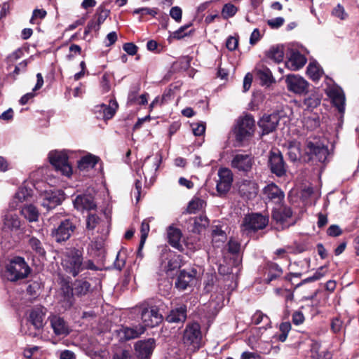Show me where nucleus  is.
<instances>
[{"label": "nucleus", "instance_id": "f257e3e1", "mask_svg": "<svg viewBox=\"0 0 359 359\" xmlns=\"http://www.w3.org/2000/svg\"><path fill=\"white\" fill-rule=\"evenodd\" d=\"M61 264L64 271L73 277L77 276L84 270H98L93 260L84 259L83 252L76 248L67 249L63 253Z\"/></svg>", "mask_w": 359, "mask_h": 359}, {"label": "nucleus", "instance_id": "f03ea898", "mask_svg": "<svg viewBox=\"0 0 359 359\" xmlns=\"http://www.w3.org/2000/svg\"><path fill=\"white\" fill-rule=\"evenodd\" d=\"M24 228L18 216L11 212H7L4 217V225L1 232V245L8 250L19 242L24 234Z\"/></svg>", "mask_w": 359, "mask_h": 359}, {"label": "nucleus", "instance_id": "7ed1b4c3", "mask_svg": "<svg viewBox=\"0 0 359 359\" xmlns=\"http://www.w3.org/2000/svg\"><path fill=\"white\" fill-rule=\"evenodd\" d=\"M269 224V217L261 213L246 215L241 225V231L244 235L251 236L259 230L265 229Z\"/></svg>", "mask_w": 359, "mask_h": 359}, {"label": "nucleus", "instance_id": "20e7f679", "mask_svg": "<svg viewBox=\"0 0 359 359\" xmlns=\"http://www.w3.org/2000/svg\"><path fill=\"white\" fill-rule=\"evenodd\" d=\"M305 161L324 163L328 156V149L316 139L307 140L304 148Z\"/></svg>", "mask_w": 359, "mask_h": 359}, {"label": "nucleus", "instance_id": "39448f33", "mask_svg": "<svg viewBox=\"0 0 359 359\" xmlns=\"http://www.w3.org/2000/svg\"><path fill=\"white\" fill-rule=\"evenodd\" d=\"M29 272L30 269L24 258L16 257L7 265L5 276L8 280L16 281L26 278Z\"/></svg>", "mask_w": 359, "mask_h": 359}, {"label": "nucleus", "instance_id": "423d86ee", "mask_svg": "<svg viewBox=\"0 0 359 359\" xmlns=\"http://www.w3.org/2000/svg\"><path fill=\"white\" fill-rule=\"evenodd\" d=\"M48 159L56 171L60 172L62 175L70 177L72 173V168L68 162V156L65 151H50Z\"/></svg>", "mask_w": 359, "mask_h": 359}, {"label": "nucleus", "instance_id": "0eeeda50", "mask_svg": "<svg viewBox=\"0 0 359 359\" xmlns=\"http://www.w3.org/2000/svg\"><path fill=\"white\" fill-rule=\"evenodd\" d=\"M76 229V224L70 219L61 220L51 231V236L57 243L67 241Z\"/></svg>", "mask_w": 359, "mask_h": 359}, {"label": "nucleus", "instance_id": "6e6552de", "mask_svg": "<svg viewBox=\"0 0 359 359\" xmlns=\"http://www.w3.org/2000/svg\"><path fill=\"white\" fill-rule=\"evenodd\" d=\"M201 338L200 325L198 323H188L183 333L184 344L187 346H192L194 349H198Z\"/></svg>", "mask_w": 359, "mask_h": 359}, {"label": "nucleus", "instance_id": "1a4fd4ad", "mask_svg": "<svg viewBox=\"0 0 359 359\" xmlns=\"http://www.w3.org/2000/svg\"><path fill=\"white\" fill-rule=\"evenodd\" d=\"M255 120L252 115L247 114L238 121L236 136L238 141L242 142L253 135Z\"/></svg>", "mask_w": 359, "mask_h": 359}, {"label": "nucleus", "instance_id": "9d476101", "mask_svg": "<svg viewBox=\"0 0 359 359\" xmlns=\"http://www.w3.org/2000/svg\"><path fill=\"white\" fill-rule=\"evenodd\" d=\"M139 310L144 327H154L161 323L163 317L156 306H140Z\"/></svg>", "mask_w": 359, "mask_h": 359}, {"label": "nucleus", "instance_id": "9b49d317", "mask_svg": "<svg viewBox=\"0 0 359 359\" xmlns=\"http://www.w3.org/2000/svg\"><path fill=\"white\" fill-rule=\"evenodd\" d=\"M269 166L271 172L277 177H280L286 174V165L281 153L278 150L270 152Z\"/></svg>", "mask_w": 359, "mask_h": 359}, {"label": "nucleus", "instance_id": "f8f14e48", "mask_svg": "<svg viewBox=\"0 0 359 359\" xmlns=\"http://www.w3.org/2000/svg\"><path fill=\"white\" fill-rule=\"evenodd\" d=\"M263 198L267 203L280 205L285 198L284 192L274 183L265 186L262 190Z\"/></svg>", "mask_w": 359, "mask_h": 359}, {"label": "nucleus", "instance_id": "ddd939ff", "mask_svg": "<svg viewBox=\"0 0 359 359\" xmlns=\"http://www.w3.org/2000/svg\"><path fill=\"white\" fill-rule=\"evenodd\" d=\"M218 180L217 182L216 189L219 194L227 193L233 182V173L231 170L226 168H221L217 172Z\"/></svg>", "mask_w": 359, "mask_h": 359}, {"label": "nucleus", "instance_id": "4468645a", "mask_svg": "<svg viewBox=\"0 0 359 359\" xmlns=\"http://www.w3.org/2000/svg\"><path fill=\"white\" fill-rule=\"evenodd\" d=\"M325 91L339 112L344 114L346 99L343 90L338 86H331L327 87Z\"/></svg>", "mask_w": 359, "mask_h": 359}, {"label": "nucleus", "instance_id": "2eb2a0df", "mask_svg": "<svg viewBox=\"0 0 359 359\" xmlns=\"http://www.w3.org/2000/svg\"><path fill=\"white\" fill-rule=\"evenodd\" d=\"M239 195L245 199L254 198L258 191L257 184L250 180H241L236 184Z\"/></svg>", "mask_w": 359, "mask_h": 359}, {"label": "nucleus", "instance_id": "dca6fc26", "mask_svg": "<svg viewBox=\"0 0 359 359\" xmlns=\"http://www.w3.org/2000/svg\"><path fill=\"white\" fill-rule=\"evenodd\" d=\"M286 83L287 89L296 94H303L308 91V82L299 75H287Z\"/></svg>", "mask_w": 359, "mask_h": 359}, {"label": "nucleus", "instance_id": "f3484780", "mask_svg": "<svg viewBox=\"0 0 359 359\" xmlns=\"http://www.w3.org/2000/svg\"><path fill=\"white\" fill-rule=\"evenodd\" d=\"M64 199L65 194L61 190L56 189L46 191L44 194L41 205L44 208H46L47 210H50L60 205Z\"/></svg>", "mask_w": 359, "mask_h": 359}, {"label": "nucleus", "instance_id": "a211bd4d", "mask_svg": "<svg viewBox=\"0 0 359 359\" xmlns=\"http://www.w3.org/2000/svg\"><path fill=\"white\" fill-rule=\"evenodd\" d=\"M231 165L238 171L247 172L252 166V158L248 154H236L231 161Z\"/></svg>", "mask_w": 359, "mask_h": 359}, {"label": "nucleus", "instance_id": "6ab92c4d", "mask_svg": "<svg viewBox=\"0 0 359 359\" xmlns=\"http://www.w3.org/2000/svg\"><path fill=\"white\" fill-rule=\"evenodd\" d=\"M46 311V309L42 306H35L30 311L29 321L35 329L40 330L43 327V320Z\"/></svg>", "mask_w": 359, "mask_h": 359}, {"label": "nucleus", "instance_id": "aec40b11", "mask_svg": "<svg viewBox=\"0 0 359 359\" xmlns=\"http://www.w3.org/2000/svg\"><path fill=\"white\" fill-rule=\"evenodd\" d=\"M279 121V115L273 113L263 116L259 121L258 125L262 129L263 134L266 135L273 132L276 129Z\"/></svg>", "mask_w": 359, "mask_h": 359}, {"label": "nucleus", "instance_id": "412c9836", "mask_svg": "<svg viewBox=\"0 0 359 359\" xmlns=\"http://www.w3.org/2000/svg\"><path fill=\"white\" fill-rule=\"evenodd\" d=\"M154 347L155 340L151 338L144 341H139L135 345L137 355L142 359L149 358L153 353Z\"/></svg>", "mask_w": 359, "mask_h": 359}, {"label": "nucleus", "instance_id": "4be33fe9", "mask_svg": "<svg viewBox=\"0 0 359 359\" xmlns=\"http://www.w3.org/2000/svg\"><path fill=\"white\" fill-rule=\"evenodd\" d=\"M74 205L78 210H90L95 208L94 198L91 194L78 195L74 200Z\"/></svg>", "mask_w": 359, "mask_h": 359}, {"label": "nucleus", "instance_id": "5701e85b", "mask_svg": "<svg viewBox=\"0 0 359 359\" xmlns=\"http://www.w3.org/2000/svg\"><path fill=\"white\" fill-rule=\"evenodd\" d=\"M48 320L56 335H67L69 334V328L62 318L52 315L49 316Z\"/></svg>", "mask_w": 359, "mask_h": 359}, {"label": "nucleus", "instance_id": "b1692460", "mask_svg": "<svg viewBox=\"0 0 359 359\" xmlns=\"http://www.w3.org/2000/svg\"><path fill=\"white\" fill-rule=\"evenodd\" d=\"M306 62V58L298 51H292L285 67L291 70L296 71L302 68Z\"/></svg>", "mask_w": 359, "mask_h": 359}, {"label": "nucleus", "instance_id": "393cba45", "mask_svg": "<svg viewBox=\"0 0 359 359\" xmlns=\"http://www.w3.org/2000/svg\"><path fill=\"white\" fill-rule=\"evenodd\" d=\"M144 326L137 325L132 327H123L119 332L121 339L128 341L139 337L145 332Z\"/></svg>", "mask_w": 359, "mask_h": 359}, {"label": "nucleus", "instance_id": "a878e982", "mask_svg": "<svg viewBox=\"0 0 359 359\" xmlns=\"http://www.w3.org/2000/svg\"><path fill=\"white\" fill-rule=\"evenodd\" d=\"M167 237L169 244L174 248L182 251L183 246L180 243L182 238L181 231L173 226H168L167 229Z\"/></svg>", "mask_w": 359, "mask_h": 359}, {"label": "nucleus", "instance_id": "bb28decb", "mask_svg": "<svg viewBox=\"0 0 359 359\" xmlns=\"http://www.w3.org/2000/svg\"><path fill=\"white\" fill-rule=\"evenodd\" d=\"M187 306L181 305L170 311L166 316V320L172 323H184L187 319Z\"/></svg>", "mask_w": 359, "mask_h": 359}, {"label": "nucleus", "instance_id": "cd10ccee", "mask_svg": "<svg viewBox=\"0 0 359 359\" xmlns=\"http://www.w3.org/2000/svg\"><path fill=\"white\" fill-rule=\"evenodd\" d=\"M292 215V211L290 207L280 206L273 208L272 211V218L281 224H283Z\"/></svg>", "mask_w": 359, "mask_h": 359}, {"label": "nucleus", "instance_id": "c85d7f7f", "mask_svg": "<svg viewBox=\"0 0 359 359\" xmlns=\"http://www.w3.org/2000/svg\"><path fill=\"white\" fill-rule=\"evenodd\" d=\"M311 359H331L332 354L325 348H323L320 343L314 341L311 346Z\"/></svg>", "mask_w": 359, "mask_h": 359}, {"label": "nucleus", "instance_id": "c756f323", "mask_svg": "<svg viewBox=\"0 0 359 359\" xmlns=\"http://www.w3.org/2000/svg\"><path fill=\"white\" fill-rule=\"evenodd\" d=\"M161 155L156 154L154 156H148L144 163L146 171L152 175L158 170L161 163Z\"/></svg>", "mask_w": 359, "mask_h": 359}, {"label": "nucleus", "instance_id": "7c9ffc66", "mask_svg": "<svg viewBox=\"0 0 359 359\" xmlns=\"http://www.w3.org/2000/svg\"><path fill=\"white\" fill-rule=\"evenodd\" d=\"M62 290V299L60 300L62 307L65 310L69 309L74 304V292L73 287L71 288L69 285L63 286Z\"/></svg>", "mask_w": 359, "mask_h": 359}, {"label": "nucleus", "instance_id": "2f4dec72", "mask_svg": "<svg viewBox=\"0 0 359 359\" xmlns=\"http://www.w3.org/2000/svg\"><path fill=\"white\" fill-rule=\"evenodd\" d=\"M256 73L262 85L268 86L274 81L271 70L266 66L262 65L257 67Z\"/></svg>", "mask_w": 359, "mask_h": 359}, {"label": "nucleus", "instance_id": "473e14b6", "mask_svg": "<svg viewBox=\"0 0 359 359\" xmlns=\"http://www.w3.org/2000/svg\"><path fill=\"white\" fill-rule=\"evenodd\" d=\"M194 275L184 270L181 271L175 281V285L180 290H184L187 288L191 281L194 279Z\"/></svg>", "mask_w": 359, "mask_h": 359}, {"label": "nucleus", "instance_id": "72a5a7b5", "mask_svg": "<svg viewBox=\"0 0 359 359\" xmlns=\"http://www.w3.org/2000/svg\"><path fill=\"white\" fill-rule=\"evenodd\" d=\"M21 215L29 222H36L39 217L38 209L33 205H25L20 210Z\"/></svg>", "mask_w": 359, "mask_h": 359}, {"label": "nucleus", "instance_id": "f704fd0d", "mask_svg": "<svg viewBox=\"0 0 359 359\" xmlns=\"http://www.w3.org/2000/svg\"><path fill=\"white\" fill-rule=\"evenodd\" d=\"M98 107L99 111L102 112L103 114V118L105 120H108L114 116L118 109V103L116 101L111 100L109 101V105L102 104Z\"/></svg>", "mask_w": 359, "mask_h": 359}, {"label": "nucleus", "instance_id": "c9c22d12", "mask_svg": "<svg viewBox=\"0 0 359 359\" xmlns=\"http://www.w3.org/2000/svg\"><path fill=\"white\" fill-rule=\"evenodd\" d=\"M189 222L192 226L191 231L198 233L208 224L207 217L202 215L191 218Z\"/></svg>", "mask_w": 359, "mask_h": 359}, {"label": "nucleus", "instance_id": "e433bc0d", "mask_svg": "<svg viewBox=\"0 0 359 359\" xmlns=\"http://www.w3.org/2000/svg\"><path fill=\"white\" fill-rule=\"evenodd\" d=\"M90 288V284L86 280H77L73 287L74 294L78 297L86 295Z\"/></svg>", "mask_w": 359, "mask_h": 359}, {"label": "nucleus", "instance_id": "4c0bfd02", "mask_svg": "<svg viewBox=\"0 0 359 359\" xmlns=\"http://www.w3.org/2000/svg\"><path fill=\"white\" fill-rule=\"evenodd\" d=\"M97 163V158L95 156L88 155L82 157L78 162V168L81 170L93 168Z\"/></svg>", "mask_w": 359, "mask_h": 359}, {"label": "nucleus", "instance_id": "58836bf2", "mask_svg": "<svg viewBox=\"0 0 359 359\" xmlns=\"http://www.w3.org/2000/svg\"><path fill=\"white\" fill-rule=\"evenodd\" d=\"M306 72L313 81H318L323 74L322 68L316 62L309 63Z\"/></svg>", "mask_w": 359, "mask_h": 359}, {"label": "nucleus", "instance_id": "ea45409f", "mask_svg": "<svg viewBox=\"0 0 359 359\" xmlns=\"http://www.w3.org/2000/svg\"><path fill=\"white\" fill-rule=\"evenodd\" d=\"M266 56L276 62H280L284 57V52L283 47L273 46L266 53Z\"/></svg>", "mask_w": 359, "mask_h": 359}, {"label": "nucleus", "instance_id": "a19ab883", "mask_svg": "<svg viewBox=\"0 0 359 359\" xmlns=\"http://www.w3.org/2000/svg\"><path fill=\"white\" fill-rule=\"evenodd\" d=\"M29 246L39 256H45L46 251L43 247L42 243L39 239L34 236H32L29 239Z\"/></svg>", "mask_w": 359, "mask_h": 359}, {"label": "nucleus", "instance_id": "79ce46f5", "mask_svg": "<svg viewBox=\"0 0 359 359\" xmlns=\"http://www.w3.org/2000/svg\"><path fill=\"white\" fill-rule=\"evenodd\" d=\"M32 196V190L26 187H20L15 195V200L22 203Z\"/></svg>", "mask_w": 359, "mask_h": 359}, {"label": "nucleus", "instance_id": "37998d69", "mask_svg": "<svg viewBox=\"0 0 359 359\" xmlns=\"http://www.w3.org/2000/svg\"><path fill=\"white\" fill-rule=\"evenodd\" d=\"M269 273L268 278L269 281H272L280 277L283 273L282 268L276 263L271 262L268 264Z\"/></svg>", "mask_w": 359, "mask_h": 359}, {"label": "nucleus", "instance_id": "c03bdc74", "mask_svg": "<svg viewBox=\"0 0 359 359\" xmlns=\"http://www.w3.org/2000/svg\"><path fill=\"white\" fill-rule=\"evenodd\" d=\"M154 219V217H149L144 219L141 224L140 232H141V238H140V247H143L146 239L148 236V233L149 232V222Z\"/></svg>", "mask_w": 359, "mask_h": 359}, {"label": "nucleus", "instance_id": "a18cd8bd", "mask_svg": "<svg viewBox=\"0 0 359 359\" xmlns=\"http://www.w3.org/2000/svg\"><path fill=\"white\" fill-rule=\"evenodd\" d=\"M212 242L215 243L217 246H219V245H217V243H224L226 239V233L219 226H214L212 232Z\"/></svg>", "mask_w": 359, "mask_h": 359}, {"label": "nucleus", "instance_id": "49530a36", "mask_svg": "<svg viewBox=\"0 0 359 359\" xmlns=\"http://www.w3.org/2000/svg\"><path fill=\"white\" fill-rule=\"evenodd\" d=\"M252 322L255 325L264 323L263 327L267 326L270 323L269 318L260 311H257L252 317Z\"/></svg>", "mask_w": 359, "mask_h": 359}, {"label": "nucleus", "instance_id": "de8ad7c7", "mask_svg": "<svg viewBox=\"0 0 359 359\" xmlns=\"http://www.w3.org/2000/svg\"><path fill=\"white\" fill-rule=\"evenodd\" d=\"M204 201L198 198L192 199L188 204L187 212L190 214L195 213L203 208Z\"/></svg>", "mask_w": 359, "mask_h": 359}, {"label": "nucleus", "instance_id": "09e8293b", "mask_svg": "<svg viewBox=\"0 0 359 359\" xmlns=\"http://www.w3.org/2000/svg\"><path fill=\"white\" fill-rule=\"evenodd\" d=\"M238 8L232 4H226L222 8V14L224 19H228L236 15Z\"/></svg>", "mask_w": 359, "mask_h": 359}, {"label": "nucleus", "instance_id": "8fccbe9b", "mask_svg": "<svg viewBox=\"0 0 359 359\" xmlns=\"http://www.w3.org/2000/svg\"><path fill=\"white\" fill-rule=\"evenodd\" d=\"M320 103V99L316 95H312L304 99V104L308 109L317 107Z\"/></svg>", "mask_w": 359, "mask_h": 359}, {"label": "nucleus", "instance_id": "3c124183", "mask_svg": "<svg viewBox=\"0 0 359 359\" xmlns=\"http://www.w3.org/2000/svg\"><path fill=\"white\" fill-rule=\"evenodd\" d=\"M142 172L144 174V172L142 170V169L137 170V175H138L139 178H136L135 182V190L133 191V194L136 198L137 201H139L140 198L142 189Z\"/></svg>", "mask_w": 359, "mask_h": 359}, {"label": "nucleus", "instance_id": "603ef678", "mask_svg": "<svg viewBox=\"0 0 359 359\" xmlns=\"http://www.w3.org/2000/svg\"><path fill=\"white\" fill-rule=\"evenodd\" d=\"M110 11L104 8L103 6H100L97 9L96 18L97 22L101 25L108 18Z\"/></svg>", "mask_w": 359, "mask_h": 359}, {"label": "nucleus", "instance_id": "864d4df0", "mask_svg": "<svg viewBox=\"0 0 359 359\" xmlns=\"http://www.w3.org/2000/svg\"><path fill=\"white\" fill-rule=\"evenodd\" d=\"M100 219L95 214H89L86 218V228L88 230H94L100 224Z\"/></svg>", "mask_w": 359, "mask_h": 359}, {"label": "nucleus", "instance_id": "5fc2aeb1", "mask_svg": "<svg viewBox=\"0 0 359 359\" xmlns=\"http://www.w3.org/2000/svg\"><path fill=\"white\" fill-rule=\"evenodd\" d=\"M332 15L338 18L341 20L346 19L348 14L342 5L338 4L332 11Z\"/></svg>", "mask_w": 359, "mask_h": 359}, {"label": "nucleus", "instance_id": "6e6d98bb", "mask_svg": "<svg viewBox=\"0 0 359 359\" xmlns=\"http://www.w3.org/2000/svg\"><path fill=\"white\" fill-rule=\"evenodd\" d=\"M191 25V24L185 25L184 26L180 27L177 30L175 31L172 34V37L176 39H181L184 36L189 35L191 34V31L187 32V29Z\"/></svg>", "mask_w": 359, "mask_h": 359}, {"label": "nucleus", "instance_id": "4d7b16f0", "mask_svg": "<svg viewBox=\"0 0 359 359\" xmlns=\"http://www.w3.org/2000/svg\"><path fill=\"white\" fill-rule=\"evenodd\" d=\"M275 292L278 295H280V297L284 298L286 302L293 301L294 294L290 290L277 288L276 289Z\"/></svg>", "mask_w": 359, "mask_h": 359}, {"label": "nucleus", "instance_id": "13d9d810", "mask_svg": "<svg viewBox=\"0 0 359 359\" xmlns=\"http://www.w3.org/2000/svg\"><path fill=\"white\" fill-rule=\"evenodd\" d=\"M241 250V243L234 238H231L228 242V251L231 254H238Z\"/></svg>", "mask_w": 359, "mask_h": 359}, {"label": "nucleus", "instance_id": "bf43d9fd", "mask_svg": "<svg viewBox=\"0 0 359 359\" xmlns=\"http://www.w3.org/2000/svg\"><path fill=\"white\" fill-rule=\"evenodd\" d=\"M288 156L292 161H296L300 158V151L298 146L290 144L288 148Z\"/></svg>", "mask_w": 359, "mask_h": 359}, {"label": "nucleus", "instance_id": "052dcab7", "mask_svg": "<svg viewBox=\"0 0 359 359\" xmlns=\"http://www.w3.org/2000/svg\"><path fill=\"white\" fill-rule=\"evenodd\" d=\"M28 64V61L25 60L20 62L15 67V69L13 72L10 73V76L13 78L14 80L16 79V76L20 73L26 71L27 66Z\"/></svg>", "mask_w": 359, "mask_h": 359}, {"label": "nucleus", "instance_id": "680f3d73", "mask_svg": "<svg viewBox=\"0 0 359 359\" xmlns=\"http://www.w3.org/2000/svg\"><path fill=\"white\" fill-rule=\"evenodd\" d=\"M46 11L44 9H34L30 19V23L38 24V19H43L46 16Z\"/></svg>", "mask_w": 359, "mask_h": 359}, {"label": "nucleus", "instance_id": "e2e57ef3", "mask_svg": "<svg viewBox=\"0 0 359 359\" xmlns=\"http://www.w3.org/2000/svg\"><path fill=\"white\" fill-rule=\"evenodd\" d=\"M135 14H140L141 15H150L155 17L158 14V8H137L133 12Z\"/></svg>", "mask_w": 359, "mask_h": 359}, {"label": "nucleus", "instance_id": "0e129e2a", "mask_svg": "<svg viewBox=\"0 0 359 359\" xmlns=\"http://www.w3.org/2000/svg\"><path fill=\"white\" fill-rule=\"evenodd\" d=\"M304 125L311 130L314 129L319 126L320 121L319 118L316 116L312 117L304 118Z\"/></svg>", "mask_w": 359, "mask_h": 359}, {"label": "nucleus", "instance_id": "69168bd1", "mask_svg": "<svg viewBox=\"0 0 359 359\" xmlns=\"http://www.w3.org/2000/svg\"><path fill=\"white\" fill-rule=\"evenodd\" d=\"M191 128L194 135L201 136L205 133V125L204 123H193Z\"/></svg>", "mask_w": 359, "mask_h": 359}, {"label": "nucleus", "instance_id": "338daca9", "mask_svg": "<svg viewBox=\"0 0 359 359\" xmlns=\"http://www.w3.org/2000/svg\"><path fill=\"white\" fill-rule=\"evenodd\" d=\"M304 316L302 311H296L293 313L292 316V321L295 325H299L304 321Z\"/></svg>", "mask_w": 359, "mask_h": 359}, {"label": "nucleus", "instance_id": "774afa93", "mask_svg": "<svg viewBox=\"0 0 359 359\" xmlns=\"http://www.w3.org/2000/svg\"><path fill=\"white\" fill-rule=\"evenodd\" d=\"M182 9L179 6H174L170 11V15L176 22H180L182 20Z\"/></svg>", "mask_w": 359, "mask_h": 359}]
</instances>
